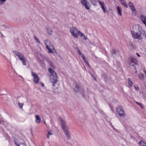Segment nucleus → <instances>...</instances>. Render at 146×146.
I'll return each mask as SVG.
<instances>
[{
  "instance_id": "37998d69",
  "label": "nucleus",
  "mask_w": 146,
  "mask_h": 146,
  "mask_svg": "<svg viewBox=\"0 0 146 146\" xmlns=\"http://www.w3.org/2000/svg\"><path fill=\"white\" fill-rule=\"evenodd\" d=\"M86 64L89 67H90V66L88 62Z\"/></svg>"
},
{
  "instance_id": "49530a36",
  "label": "nucleus",
  "mask_w": 146,
  "mask_h": 146,
  "mask_svg": "<svg viewBox=\"0 0 146 146\" xmlns=\"http://www.w3.org/2000/svg\"><path fill=\"white\" fill-rule=\"evenodd\" d=\"M136 54L138 56H140V55L137 53Z\"/></svg>"
},
{
  "instance_id": "ea45409f",
  "label": "nucleus",
  "mask_w": 146,
  "mask_h": 146,
  "mask_svg": "<svg viewBox=\"0 0 146 146\" xmlns=\"http://www.w3.org/2000/svg\"><path fill=\"white\" fill-rule=\"evenodd\" d=\"M78 53L79 55H82V53H81V52L79 50H78Z\"/></svg>"
},
{
  "instance_id": "58836bf2",
  "label": "nucleus",
  "mask_w": 146,
  "mask_h": 146,
  "mask_svg": "<svg viewBox=\"0 0 146 146\" xmlns=\"http://www.w3.org/2000/svg\"><path fill=\"white\" fill-rule=\"evenodd\" d=\"M134 86V87L135 88V89L137 90V91H138L139 90V87H136L135 86Z\"/></svg>"
},
{
  "instance_id": "6e6552de",
  "label": "nucleus",
  "mask_w": 146,
  "mask_h": 146,
  "mask_svg": "<svg viewBox=\"0 0 146 146\" xmlns=\"http://www.w3.org/2000/svg\"><path fill=\"white\" fill-rule=\"evenodd\" d=\"M74 91L76 92H79L83 94L84 92V89L80 88L77 85H76L73 89Z\"/></svg>"
},
{
  "instance_id": "2f4dec72",
  "label": "nucleus",
  "mask_w": 146,
  "mask_h": 146,
  "mask_svg": "<svg viewBox=\"0 0 146 146\" xmlns=\"http://www.w3.org/2000/svg\"><path fill=\"white\" fill-rule=\"evenodd\" d=\"M15 144L17 146H27L25 144L22 143H20L19 144H17L16 143Z\"/></svg>"
},
{
  "instance_id": "6ab92c4d",
  "label": "nucleus",
  "mask_w": 146,
  "mask_h": 146,
  "mask_svg": "<svg viewBox=\"0 0 146 146\" xmlns=\"http://www.w3.org/2000/svg\"><path fill=\"white\" fill-rule=\"evenodd\" d=\"M117 13L120 16L122 15L121 14V7H119L118 6L117 7Z\"/></svg>"
},
{
  "instance_id": "39448f33",
  "label": "nucleus",
  "mask_w": 146,
  "mask_h": 146,
  "mask_svg": "<svg viewBox=\"0 0 146 146\" xmlns=\"http://www.w3.org/2000/svg\"><path fill=\"white\" fill-rule=\"evenodd\" d=\"M116 111L119 116L120 117H123L126 115L121 106H118L116 108Z\"/></svg>"
},
{
  "instance_id": "7c9ffc66",
  "label": "nucleus",
  "mask_w": 146,
  "mask_h": 146,
  "mask_svg": "<svg viewBox=\"0 0 146 146\" xmlns=\"http://www.w3.org/2000/svg\"><path fill=\"white\" fill-rule=\"evenodd\" d=\"M111 52L112 55L115 54L116 53V50L115 49L112 48L111 50Z\"/></svg>"
},
{
  "instance_id": "72a5a7b5",
  "label": "nucleus",
  "mask_w": 146,
  "mask_h": 146,
  "mask_svg": "<svg viewBox=\"0 0 146 146\" xmlns=\"http://www.w3.org/2000/svg\"><path fill=\"white\" fill-rule=\"evenodd\" d=\"M19 106L21 108H22L23 106V103H21L19 102L18 103Z\"/></svg>"
},
{
  "instance_id": "1a4fd4ad",
  "label": "nucleus",
  "mask_w": 146,
  "mask_h": 146,
  "mask_svg": "<svg viewBox=\"0 0 146 146\" xmlns=\"http://www.w3.org/2000/svg\"><path fill=\"white\" fill-rule=\"evenodd\" d=\"M13 52L18 57L19 60H21L25 58L24 55L21 53L16 50H13Z\"/></svg>"
},
{
  "instance_id": "a878e982",
  "label": "nucleus",
  "mask_w": 146,
  "mask_h": 146,
  "mask_svg": "<svg viewBox=\"0 0 146 146\" xmlns=\"http://www.w3.org/2000/svg\"><path fill=\"white\" fill-rule=\"evenodd\" d=\"M26 58H25L23 59H22L21 60V61L23 63V65H26L27 64L26 63Z\"/></svg>"
},
{
  "instance_id": "c85d7f7f",
  "label": "nucleus",
  "mask_w": 146,
  "mask_h": 146,
  "mask_svg": "<svg viewBox=\"0 0 146 146\" xmlns=\"http://www.w3.org/2000/svg\"><path fill=\"white\" fill-rule=\"evenodd\" d=\"M131 64V63H129V64L130 66L133 67L134 69H135V71L134 72V73H137V69H136V67L135 66V65L134 64Z\"/></svg>"
},
{
  "instance_id": "c756f323",
  "label": "nucleus",
  "mask_w": 146,
  "mask_h": 146,
  "mask_svg": "<svg viewBox=\"0 0 146 146\" xmlns=\"http://www.w3.org/2000/svg\"><path fill=\"white\" fill-rule=\"evenodd\" d=\"M34 38L35 40H36V42H37L38 43H40V42L39 39L35 35H34Z\"/></svg>"
},
{
  "instance_id": "9d476101",
  "label": "nucleus",
  "mask_w": 146,
  "mask_h": 146,
  "mask_svg": "<svg viewBox=\"0 0 146 146\" xmlns=\"http://www.w3.org/2000/svg\"><path fill=\"white\" fill-rule=\"evenodd\" d=\"M81 3L84 6L85 8L87 10L90 9V7L88 6L90 5L89 2L86 0H81Z\"/></svg>"
},
{
  "instance_id": "9b49d317",
  "label": "nucleus",
  "mask_w": 146,
  "mask_h": 146,
  "mask_svg": "<svg viewBox=\"0 0 146 146\" xmlns=\"http://www.w3.org/2000/svg\"><path fill=\"white\" fill-rule=\"evenodd\" d=\"M128 5L129 7L131 9L132 13H134L135 14V15H136L137 12L133 3L131 2H129L128 3Z\"/></svg>"
},
{
  "instance_id": "20e7f679",
  "label": "nucleus",
  "mask_w": 146,
  "mask_h": 146,
  "mask_svg": "<svg viewBox=\"0 0 146 146\" xmlns=\"http://www.w3.org/2000/svg\"><path fill=\"white\" fill-rule=\"evenodd\" d=\"M44 43L46 46V48L48 50L49 53H53L52 50L55 49L54 46L52 43L48 40H46L44 41Z\"/></svg>"
},
{
  "instance_id": "79ce46f5",
  "label": "nucleus",
  "mask_w": 146,
  "mask_h": 146,
  "mask_svg": "<svg viewBox=\"0 0 146 146\" xmlns=\"http://www.w3.org/2000/svg\"><path fill=\"white\" fill-rule=\"evenodd\" d=\"M40 84H41V86L43 87L44 86V84L43 83H41V82H40Z\"/></svg>"
},
{
  "instance_id": "f704fd0d",
  "label": "nucleus",
  "mask_w": 146,
  "mask_h": 146,
  "mask_svg": "<svg viewBox=\"0 0 146 146\" xmlns=\"http://www.w3.org/2000/svg\"><path fill=\"white\" fill-rule=\"evenodd\" d=\"M52 135V133L50 131H49L48 132V133L47 134V137L49 139V136L51 135Z\"/></svg>"
},
{
  "instance_id": "ddd939ff",
  "label": "nucleus",
  "mask_w": 146,
  "mask_h": 146,
  "mask_svg": "<svg viewBox=\"0 0 146 146\" xmlns=\"http://www.w3.org/2000/svg\"><path fill=\"white\" fill-rule=\"evenodd\" d=\"M98 2L99 3L100 5H101V7L102 9L104 12L106 13V7L104 2H101L99 0H98Z\"/></svg>"
},
{
  "instance_id": "f3484780",
  "label": "nucleus",
  "mask_w": 146,
  "mask_h": 146,
  "mask_svg": "<svg viewBox=\"0 0 146 146\" xmlns=\"http://www.w3.org/2000/svg\"><path fill=\"white\" fill-rule=\"evenodd\" d=\"M36 122L37 123H39L40 122L41 119L40 117L38 115H35Z\"/></svg>"
},
{
  "instance_id": "cd10ccee",
  "label": "nucleus",
  "mask_w": 146,
  "mask_h": 146,
  "mask_svg": "<svg viewBox=\"0 0 146 146\" xmlns=\"http://www.w3.org/2000/svg\"><path fill=\"white\" fill-rule=\"evenodd\" d=\"M135 102L137 105H139L142 109H143L145 108L144 106L141 103L137 102Z\"/></svg>"
},
{
  "instance_id": "aec40b11",
  "label": "nucleus",
  "mask_w": 146,
  "mask_h": 146,
  "mask_svg": "<svg viewBox=\"0 0 146 146\" xmlns=\"http://www.w3.org/2000/svg\"><path fill=\"white\" fill-rule=\"evenodd\" d=\"M44 59L46 60V61L50 64L51 67H54V66H53V64L49 60L46 58L45 57V58H44Z\"/></svg>"
},
{
  "instance_id": "4be33fe9",
  "label": "nucleus",
  "mask_w": 146,
  "mask_h": 146,
  "mask_svg": "<svg viewBox=\"0 0 146 146\" xmlns=\"http://www.w3.org/2000/svg\"><path fill=\"white\" fill-rule=\"evenodd\" d=\"M120 1L122 5H124L126 8H127L128 7L127 4L125 0H120Z\"/></svg>"
},
{
  "instance_id": "de8ad7c7",
  "label": "nucleus",
  "mask_w": 146,
  "mask_h": 146,
  "mask_svg": "<svg viewBox=\"0 0 146 146\" xmlns=\"http://www.w3.org/2000/svg\"><path fill=\"white\" fill-rule=\"evenodd\" d=\"M145 74H146V71H145Z\"/></svg>"
},
{
  "instance_id": "412c9836",
  "label": "nucleus",
  "mask_w": 146,
  "mask_h": 146,
  "mask_svg": "<svg viewBox=\"0 0 146 146\" xmlns=\"http://www.w3.org/2000/svg\"><path fill=\"white\" fill-rule=\"evenodd\" d=\"M127 80L128 81V84L129 85L128 86L129 87L132 86L133 83L131 79L129 78H128L127 79Z\"/></svg>"
},
{
  "instance_id": "423d86ee",
  "label": "nucleus",
  "mask_w": 146,
  "mask_h": 146,
  "mask_svg": "<svg viewBox=\"0 0 146 146\" xmlns=\"http://www.w3.org/2000/svg\"><path fill=\"white\" fill-rule=\"evenodd\" d=\"M78 31L76 27H72L70 28V31L72 36L75 38H78V36L77 33H78Z\"/></svg>"
},
{
  "instance_id": "f257e3e1",
  "label": "nucleus",
  "mask_w": 146,
  "mask_h": 146,
  "mask_svg": "<svg viewBox=\"0 0 146 146\" xmlns=\"http://www.w3.org/2000/svg\"><path fill=\"white\" fill-rule=\"evenodd\" d=\"M131 33L132 36L135 39H138L141 40L146 37V33L145 31L143 29H141L138 33L131 31Z\"/></svg>"
},
{
  "instance_id": "bb28decb",
  "label": "nucleus",
  "mask_w": 146,
  "mask_h": 146,
  "mask_svg": "<svg viewBox=\"0 0 146 146\" xmlns=\"http://www.w3.org/2000/svg\"><path fill=\"white\" fill-rule=\"evenodd\" d=\"M139 79L142 80L144 78V75L143 73H141L139 75H138Z\"/></svg>"
},
{
  "instance_id": "f8f14e48",
  "label": "nucleus",
  "mask_w": 146,
  "mask_h": 146,
  "mask_svg": "<svg viewBox=\"0 0 146 146\" xmlns=\"http://www.w3.org/2000/svg\"><path fill=\"white\" fill-rule=\"evenodd\" d=\"M40 55L41 56V57L42 58V60L39 62H38V63L42 67H44L45 66V64L44 63V58H45V56L42 55L41 54H40Z\"/></svg>"
},
{
  "instance_id": "2eb2a0df",
  "label": "nucleus",
  "mask_w": 146,
  "mask_h": 146,
  "mask_svg": "<svg viewBox=\"0 0 146 146\" xmlns=\"http://www.w3.org/2000/svg\"><path fill=\"white\" fill-rule=\"evenodd\" d=\"M102 77L103 78L105 82H106L108 80V77L107 74L105 73H103L101 75Z\"/></svg>"
},
{
  "instance_id": "0eeeda50",
  "label": "nucleus",
  "mask_w": 146,
  "mask_h": 146,
  "mask_svg": "<svg viewBox=\"0 0 146 146\" xmlns=\"http://www.w3.org/2000/svg\"><path fill=\"white\" fill-rule=\"evenodd\" d=\"M32 76L34 77L33 81L35 84H38L40 80V78L38 75L33 72H31Z\"/></svg>"
},
{
  "instance_id": "a211bd4d",
  "label": "nucleus",
  "mask_w": 146,
  "mask_h": 146,
  "mask_svg": "<svg viewBox=\"0 0 146 146\" xmlns=\"http://www.w3.org/2000/svg\"><path fill=\"white\" fill-rule=\"evenodd\" d=\"M129 61H131L133 63H134L135 65H137L138 64V62L137 60L135 58H132L131 59L129 60Z\"/></svg>"
},
{
  "instance_id": "f03ea898",
  "label": "nucleus",
  "mask_w": 146,
  "mask_h": 146,
  "mask_svg": "<svg viewBox=\"0 0 146 146\" xmlns=\"http://www.w3.org/2000/svg\"><path fill=\"white\" fill-rule=\"evenodd\" d=\"M59 119L61 122L62 128L64 132L65 135L68 139H69L70 137L68 131L69 128L66 125L65 121L61 117H59Z\"/></svg>"
},
{
  "instance_id": "a18cd8bd",
  "label": "nucleus",
  "mask_w": 146,
  "mask_h": 146,
  "mask_svg": "<svg viewBox=\"0 0 146 146\" xmlns=\"http://www.w3.org/2000/svg\"><path fill=\"white\" fill-rule=\"evenodd\" d=\"M129 62H130V63H131V64H133V63H132V62H131V61H129Z\"/></svg>"
},
{
  "instance_id": "a19ab883",
  "label": "nucleus",
  "mask_w": 146,
  "mask_h": 146,
  "mask_svg": "<svg viewBox=\"0 0 146 146\" xmlns=\"http://www.w3.org/2000/svg\"><path fill=\"white\" fill-rule=\"evenodd\" d=\"M82 58L83 59H85V58H86L82 54Z\"/></svg>"
},
{
  "instance_id": "dca6fc26",
  "label": "nucleus",
  "mask_w": 146,
  "mask_h": 146,
  "mask_svg": "<svg viewBox=\"0 0 146 146\" xmlns=\"http://www.w3.org/2000/svg\"><path fill=\"white\" fill-rule=\"evenodd\" d=\"M47 33L49 35H51L53 31L51 28L49 27H46Z\"/></svg>"
},
{
  "instance_id": "4c0bfd02",
  "label": "nucleus",
  "mask_w": 146,
  "mask_h": 146,
  "mask_svg": "<svg viewBox=\"0 0 146 146\" xmlns=\"http://www.w3.org/2000/svg\"><path fill=\"white\" fill-rule=\"evenodd\" d=\"M83 60H84V62L86 64L88 62V61H87V59H86V58H85V59H83Z\"/></svg>"
},
{
  "instance_id": "7ed1b4c3",
  "label": "nucleus",
  "mask_w": 146,
  "mask_h": 146,
  "mask_svg": "<svg viewBox=\"0 0 146 146\" xmlns=\"http://www.w3.org/2000/svg\"><path fill=\"white\" fill-rule=\"evenodd\" d=\"M49 72L50 74V80L52 83V86H54L57 81L58 77L54 71L51 68L48 69Z\"/></svg>"
},
{
  "instance_id": "c03bdc74",
  "label": "nucleus",
  "mask_w": 146,
  "mask_h": 146,
  "mask_svg": "<svg viewBox=\"0 0 146 146\" xmlns=\"http://www.w3.org/2000/svg\"><path fill=\"white\" fill-rule=\"evenodd\" d=\"M0 34L1 35V36L2 37H4V36H3V35H2V34L1 33V32H0Z\"/></svg>"
},
{
  "instance_id": "b1692460",
  "label": "nucleus",
  "mask_w": 146,
  "mask_h": 146,
  "mask_svg": "<svg viewBox=\"0 0 146 146\" xmlns=\"http://www.w3.org/2000/svg\"><path fill=\"white\" fill-rule=\"evenodd\" d=\"M78 34H80V36H83L84 37V38H83V39L86 40L87 39V38L86 37V36L83 33H81L80 31H78Z\"/></svg>"
},
{
  "instance_id": "473e14b6",
  "label": "nucleus",
  "mask_w": 146,
  "mask_h": 146,
  "mask_svg": "<svg viewBox=\"0 0 146 146\" xmlns=\"http://www.w3.org/2000/svg\"><path fill=\"white\" fill-rule=\"evenodd\" d=\"M90 74L91 75L92 77L93 78V79L95 80L96 81H97V79L96 77L94 75L92 74L90 72H89Z\"/></svg>"
},
{
  "instance_id": "c9c22d12",
  "label": "nucleus",
  "mask_w": 146,
  "mask_h": 146,
  "mask_svg": "<svg viewBox=\"0 0 146 146\" xmlns=\"http://www.w3.org/2000/svg\"><path fill=\"white\" fill-rule=\"evenodd\" d=\"M7 0H0V5H2L4 3V2Z\"/></svg>"
},
{
  "instance_id": "393cba45",
  "label": "nucleus",
  "mask_w": 146,
  "mask_h": 146,
  "mask_svg": "<svg viewBox=\"0 0 146 146\" xmlns=\"http://www.w3.org/2000/svg\"><path fill=\"white\" fill-rule=\"evenodd\" d=\"M92 4L95 6H96L97 1L96 0H89Z\"/></svg>"
},
{
  "instance_id": "5701e85b",
  "label": "nucleus",
  "mask_w": 146,
  "mask_h": 146,
  "mask_svg": "<svg viewBox=\"0 0 146 146\" xmlns=\"http://www.w3.org/2000/svg\"><path fill=\"white\" fill-rule=\"evenodd\" d=\"M139 145L140 146H146V143L143 141H141L139 143Z\"/></svg>"
},
{
  "instance_id": "e433bc0d",
  "label": "nucleus",
  "mask_w": 146,
  "mask_h": 146,
  "mask_svg": "<svg viewBox=\"0 0 146 146\" xmlns=\"http://www.w3.org/2000/svg\"><path fill=\"white\" fill-rule=\"evenodd\" d=\"M36 58L38 61V63L40 62L42 60L40 59V58H39L38 56L36 57Z\"/></svg>"
},
{
  "instance_id": "09e8293b",
  "label": "nucleus",
  "mask_w": 146,
  "mask_h": 146,
  "mask_svg": "<svg viewBox=\"0 0 146 146\" xmlns=\"http://www.w3.org/2000/svg\"><path fill=\"white\" fill-rule=\"evenodd\" d=\"M1 124V121H0V124Z\"/></svg>"
},
{
  "instance_id": "4468645a",
  "label": "nucleus",
  "mask_w": 146,
  "mask_h": 146,
  "mask_svg": "<svg viewBox=\"0 0 146 146\" xmlns=\"http://www.w3.org/2000/svg\"><path fill=\"white\" fill-rule=\"evenodd\" d=\"M140 19L141 21L145 25L146 27V17L143 15H141L140 17Z\"/></svg>"
}]
</instances>
